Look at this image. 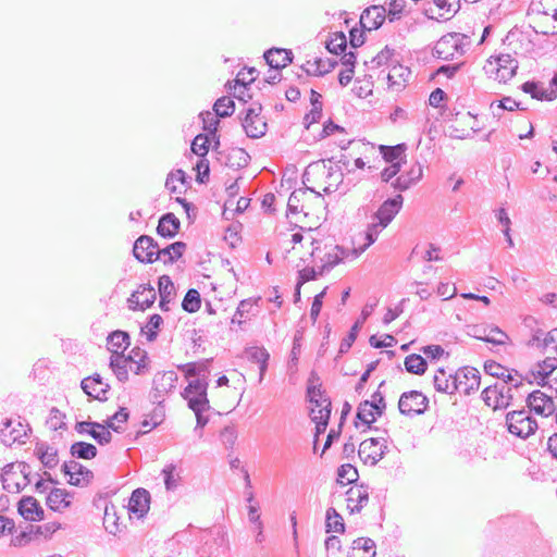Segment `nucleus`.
<instances>
[{
  "label": "nucleus",
  "mask_w": 557,
  "mask_h": 557,
  "mask_svg": "<svg viewBox=\"0 0 557 557\" xmlns=\"http://www.w3.org/2000/svg\"><path fill=\"white\" fill-rule=\"evenodd\" d=\"M71 455L79 459H92L97 456V448L86 442H76L71 446Z\"/></svg>",
  "instance_id": "obj_44"
},
{
  "label": "nucleus",
  "mask_w": 557,
  "mask_h": 557,
  "mask_svg": "<svg viewBox=\"0 0 557 557\" xmlns=\"http://www.w3.org/2000/svg\"><path fill=\"white\" fill-rule=\"evenodd\" d=\"M36 455L46 468L52 469L59 462L58 450L54 447L44 444L37 446Z\"/></svg>",
  "instance_id": "obj_39"
},
{
  "label": "nucleus",
  "mask_w": 557,
  "mask_h": 557,
  "mask_svg": "<svg viewBox=\"0 0 557 557\" xmlns=\"http://www.w3.org/2000/svg\"><path fill=\"white\" fill-rule=\"evenodd\" d=\"M250 156L243 148H232L225 157V165L238 170L248 165Z\"/></svg>",
  "instance_id": "obj_37"
},
{
  "label": "nucleus",
  "mask_w": 557,
  "mask_h": 557,
  "mask_svg": "<svg viewBox=\"0 0 557 557\" xmlns=\"http://www.w3.org/2000/svg\"><path fill=\"white\" fill-rule=\"evenodd\" d=\"M385 409L384 397L381 393L375 392L372 395L371 400H364L358 407L357 413L355 418H376L381 417Z\"/></svg>",
  "instance_id": "obj_20"
},
{
  "label": "nucleus",
  "mask_w": 557,
  "mask_h": 557,
  "mask_svg": "<svg viewBox=\"0 0 557 557\" xmlns=\"http://www.w3.org/2000/svg\"><path fill=\"white\" fill-rule=\"evenodd\" d=\"M32 469L26 462H11L3 467L1 482L10 493H18L32 482Z\"/></svg>",
  "instance_id": "obj_1"
},
{
  "label": "nucleus",
  "mask_w": 557,
  "mask_h": 557,
  "mask_svg": "<svg viewBox=\"0 0 557 557\" xmlns=\"http://www.w3.org/2000/svg\"><path fill=\"white\" fill-rule=\"evenodd\" d=\"M182 395L187 401V406L195 412L196 418H202L201 413L209 408L206 381L197 377L189 383Z\"/></svg>",
  "instance_id": "obj_4"
},
{
  "label": "nucleus",
  "mask_w": 557,
  "mask_h": 557,
  "mask_svg": "<svg viewBox=\"0 0 557 557\" xmlns=\"http://www.w3.org/2000/svg\"><path fill=\"white\" fill-rule=\"evenodd\" d=\"M242 74V72L237 74L233 84L227 83V87L230 94H232L235 98H237L240 101L247 102L248 99H251V95L248 94V85L255 81V77L251 76L248 83H244V81L240 79Z\"/></svg>",
  "instance_id": "obj_38"
},
{
  "label": "nucleus",
  "mask_w": 557,
  "mask_h": 557,
  "mask_svg": "<svg viewBox=\"0 0 557 557\" xmlns=\"http://www.w3.org/2000/svg\"><path fill=\"white\" fill-rule=\"evenodd\" d=\"M264 59L273 70L287 66L293 61V52L282 48H271L264 53Z\"/></svg>",
  "instance_id": "obj_27"
},
{
  "label": "nucleus",
  "mask_w": 557,
  "mask_h": 557,
  "mask_svg": "<svg viewBox=\"0 0 557 557\" xmlns=\"http://www.w3.org/2000/svg\"><path fill=\"white\" fill-rule=\"evenodd\" d=\"M150 494L145 488H137L133 492L128 509L132 513L137 515L138 518L144 517L149 510Z\"/></svg>",
  "instance_id": "obj_26"
},
{
  "label": "nucleus",
  "mask_w": 557,
  "mask_h": 557,
  "mask_svg": "<svg viewBox=\"0 0 557 557\" xmlns=\"http://www.w3.org/2000/svg\"><path fill=\"white\" fill-rule=\"evenodd\" d=\"M434 388L440 393L454 394L462 384L460 373H447L444 369H438L433 377Z\"/></svg>",
  "instance_id": "obj_19"
},
{
  "label": "nucleus",
  "mask_w": 557,
  "mask_h": 557,
  "mask_svg": "<svg viewBox=\"0 0 557 557\" xmlns=\"http://www.w3.org/2000/svg\"><path fill=\"white\" fill-rule=\"evenodd\" d=\"M156 297V290L151 285H140L128 298V307L132 310H145L153 305Z\"/></svg>",
  "instance_id": "obj_17"
},
{
  "label": "nucleus",
  "mask_w": 557,
  "mask_h": 557,
  "mask_svg": "<svg viewBox=\"0 0 557 557\" xmlns=\"http://www.w3.org/2000/svg\"><path fill=\"white\" fill-rule=\"evenodd\" d=\"M213 110L216 116L227 117L234 113L235 103L230 97L223 96L215 101Z\"/></svg>",
  "instance_id": "obj_50"
},
{
  "label": "nucleus",
  "mask_w": 557,
  "mask_h": 557,
  "mask_svg": "<svg viewBox=\"0 0 557 557\" xmlns=\"http://www.w3.org/2000/svg\"><path fill=\"white\" fill-rule=\"evenodd\" d=\"M394 54V50L389 49L387 46L382 49L375 57L371 59L369 62L372 69H377L383 64H386Z\"/></svg>",
  "instance_id": "obj_60"
},
{
  "label": "nucleus",
  "mask_w": 557,
  "mask_h": 557,
  "mask_svg": "<svg viewBox=\"0 0 557 557\" xmlns=\"http://www.w3.org/2000/svg\"><path fill=\"white\" fill-rule=\"evenodd\" d=\"M530 343L532 345H535L539 348H544V349L552 348L556 352L557 351V329H554L546 334H544L541 331H537L536 333L533 334Z\"/></svg>",
  "instance_id": "obj_36"
},
{
  "label": "nucleus",
  "mask_w": 557,
  "mask_h": 557,
  "mask_svg": "<svg viewBox=\"0 0 557 557\" xmlns=\"http://www.w3.org/2000/svg\"><path fill=\"white\" fill-rule=\"evenodd\" d=\"M521 89L525 94H530L533 99L552 101L555 99L554 92H548L547 88H543L537 83L525 82L522 84Z\"/></svg>",
  "instance_id": "obj_41"
},
{
  "label": "nucleus",
  "mask_w": 557,
  "mask_h": 557,
  "mask_svg": "<svg viewBox=\"0 0 557 557\" xmlns=\"http://www.w3.org/2000/svg\"><path fill=\"white\" fill-rule=\"evenodd\" d=\"M410 70L400 64L394 65L387 75L389 86H404V83L410 76Z\"/></svg>",
  "instance_id": "obj_47"
},
{
  "label": "nucleus",
  "mask_w": 557,
  "mask_h": 557,
  "mask_svg": "<svg viewBox=\"0 0 557 557\" xmlns=\"http://www.w3.org/2000/svg\"><path fill=\"white\" fill-rule=\"evenodd\" d=\"M62 471L69 476V483L75 486H86L94 478V473L76 460L65 461Z\"/></svg>",
  "instance_id": "obj_13"
},
{
  "label": "nucleus",
  "mask_w": 557,
  "mask_h": 557,
  "mask_svg": "<svg viewBox=\"0 0 557 557\" xmlns=\"http://www.w3.org/2000/svg\"><path fill=\"white\" fill-rule=\"evenodd\" d=\"M70 497L71 494L66 490L53 488L47 497V505L54 511H61L70 506Z\"/></svg>",
  "instance_id": "obj_32"
},
{
  "label": "nucleus",
  "mask_w": 557,
  "mask_h": 557,
  "mask_svg": "<svg viewBox=\"0 0 557 557\" xmlns=\"http://www.w3.org/2000/svg\"><path fill=\"white\" fill-rule=\"evenodd\" d=\"M358 330H359V322H356L352 325L349 334L341 342L339 354H346L350 349L351 345L354 344V342L357 338Z\"/></svg>",
  "instance_id": "obj_62"
},
{
  "label": "nucleus",
  "mask_w": 557,
  "mask_h": 557,
  "mask_svg": "<svg viewBox=\"0 0 557 557\" xmlns=\"http://www.w3.org/2000/svg\"><path fill=\"white\" fill-rule=\"evenodd\" d=\"M269 357L270 356L264 348L255 347V348H251V350L249 351V358L252 361L259 363L261 376L263 375V373L267 370V362H268Z\"/></svg>",
  "instance_id": "obj_56"
},
{
  "label": "nucleus",
  "mask_w": 557,
  "mask_h": 557,
  "mask_svg": "<svg viewBox=\"0 0 557 557\" xmlns=\"http://www.w3.org/2000/svg\"><path fill=\"white\" fill-rule=\"evenodd\" d=\"M405 144H399L396 146H380L382 157L386 162H389L392 164L398 162L397 160L401 159L403 154L405 153Z\"/></svg>",
  "instance_id": "obj_48"
},
{
  "label": "nucleus",
  "mask_w": 557,
  "mask_h": 557,
  "mask_svg": "<svg viewBox=\"0 0 557 557\" xmlns=\"http://www.w3.org/2000/svg\"><path fill=\"white\" fill-rule=\"evenodd\" d=\"M358 478L357 469L350 463L342 465L337 470V483L339 484L345 485L354 483Z\"/></svg>",
  "instance_id": "obj_49"
},
{
  "label": "nucleus",
  "mask_w": 557,
  "mask_h": 557,
  "mask_svg": "<svg viewBox=\"0 0 557 557\" xmlns=\"http://www.w3.org/2000/svg\"><path fill=\"white\" fill-rule=\"evenodd\" d=\"M132 354H134V357L132 355L125 357L124 355L114 350V355H112L110 358V367L117 380L121 382L126 381L128 377V366L129 369L133 370L132 366L134 363L136 364L134 370L136 374L141 373L143 369L146 368V361L148 360L146 352L137 348L133 349Z\"/></svg>",
  "instance_id": "obj_2"
},
{
  "label": "nucleus",
  "mask_w": 557,
  "mask_h": 557,
  "mask_svg": "<svg viewBox=\"0 0 557 557\" xmlns=\"http://www.w3.org/2000/svg\"><path fill=\"white\" fill-rule=\"evenodd\" d=\"M557 367V358H546L543 362L539 363L537 374L542 377L548 376Z\"/></svg>",
  "instance_id": "obj_64"
},
{
  "label": "nucleus",
  "mask_w": 557,
  "mask_h": 557,
  "mask_svg": "<svg viewBox=\"0 0 557 557\" xmlns=\"http://www.w3.org/2000/svg\"><path fill=\"white\" fill-rule=\"evenodd\" d=\"M386 446L380 438H368L360 443L358 454L364 462L376 465L384 456Z\"/></svg>",
  "instance_id": "obj_16"
},
{
  "label": "nucleus",
  "mask_w": 557,
  "mask_h": 557,
  "mask_svg": "<svg viewBox=\"0 0 557 557\" xmlns=\"http://www.w3.org/2000/svg\"><path fill=\"white\" fill-rule=\"evenodd\" d=\"M186 250L184 242H175L165 248H158L156 260H161L164 264H172L178 260Z\"/></svg>",
  "instance_id": "obj_30"
},
{
  "label": "nucleus",
  "mask_w": 557,
  "mask_h": 557,
  "mask_svg": "<svg viewBox=\"0 0 557 557\" xmlns=\"http://www.w3.org/2000/svg\"><path fill=\"white\" fill-rule=\"evenodd\" d=\"M20 515L29 521H39L44 519V509L32 496L23 497L18 503Z\"/></svg>",
  "instance_id": "obj_25"
},
{
  "label": "nucleus",
  "mask_w": 557,
  "mask_h": 557,
  "mask_svg": "<svg viewBox=\"0 0 557 557\" xmlns=\"http://www.w3.org/2000/svg\"><path fill=\"white\" fill-rule=\"evenodd\" d=\"M344 174L342 172V166L338 165V169H330L325 176V186L323 188L324 193L332 194L335 191H339L341 194L345 193L347 188L342 187L343 185Z\"/></svg>",
  "instance_id": "obj_34"
},
{
  "label": "nucleus",
  "mask_w": 557,
  "mask_h": 557,
  "mask_svg": "<svg viewBox=\"0 0 557 557\" xmlns=\"http://www.w3.org/2000/svg\"><path fill=\"white\" fill-rule=\"evenodd\" d=\"M29 432L30 428L26 420H2L0 424V441L5 446L24 443Z\"/></svg>",
  "instance_id": "obj_8"
},
{
  "label": "nucleus",
  "mask_w": 557,
  "mask_h": 557,
  "mask_svg": "<svg viewBox=\"0 0 557 557\" xmlns=\"http://www.w3.org/2000/svg\"><path fill=\"white\" fill-rule=\"evenodd\" d=\"M310 193H314L311 188H298L295 189L287 201V210L292 214L304 212V202L308 198Z\"/></svg>",
  "instance_id": "obj_35"
},
{
  "label": "nucleus",
  "mask_w": 557,
  "mask_h": 557,
  "mask_svg": "<svg viewBox=\"0 0 557 557\" xmlns=\"http://www.w3.org/2000/svg\"><path fill=\"white\" fill-rule=\"evenodd\" d=\"M174 465H169L162 470L164 484L168 491H172L177 487L178 479L174 475Z\"/></svg>",
  "instance_id": "obj_61"
},
{
  "label": "nucleus",
  "mask_w": 557,
  "mask_h": 557,
  "mask_svg": "<svg viewBox=\"0 0 557 557\" xmlns=\"http://www.w3.org/2000/svg\"><path fill=\"white\" fill-rule=\"evenodd\" d=\"M518 62L510 54H500L494 61L488 60L485 71L495 74V79L506 83L511 79L517 72Z\"/></svg>",
  "instance_id": "obj_9"
},
{
  "label": "nucleus",
  "mask_w": 557,
  "mask_h": 557,
  "mask_svg": "<svg viewBox=\"0 0 557 557\" xmlns=\"http://www.w3.org/2000/svg\"><path fill=\"white\" fill-rule=\"evenodd\" d=\"M527 406L531 413L542 416L543 418H548L555 411V403L553 398L540 389L529 394L527 398Z\"/></svg>",
  "instance_id": "obj_12"
},
{
  "label": "nucleus",
  "mask_w": 557,
  "mask_h": 557,
  "mask_svg": "<svg viewBox=\"0 0 557 557\" xmlns=\"http://www.w3.org/2000/svg\"><path fill=\"white\" fill-rule=\"evenodd\" d=\"M481 397L486 406L494 411L505 410L511 406V388L504 384H495L485 387Z\"/></svg>",
  "instance_id": "obj_7"
},
{
  "label": "nucleus",
  "mask_w": 557,
  "mask_h": 557,
  "mask_svg": "<svg viewBox=\"0 0 557 557\" xmlns=\"http://www.w3.org/2000/svg\"><path fill=\"white\" fill-rule=\"evenodd\" d=\"M201 305L200 294L196 289H189L182 302V307L185 311L194 313L199 310Z\"/></svg>",
  "instance_id": "obj_52"
},
{
  "label": "nucleus",
  "mask_w": 557,
  "mask_h": 557,
  "mask_svg": "<svg viewBox=\"0 0 557 557\" xmlns=\"http://www.w3.org/2000/svg\"><path fill=\"white\" fill-rule=\"evenodd\" d=\"M468 40V37L458 33H450L443 36L434 47V54L442 60H451L457 54L465 53L463 41Z\"/></svg>",
  "instance_id": "obj_5"
},
{
  "label": "nucleus",
  "mask_w": 557,
  "mask_h": 557,
  "mask_svg": "<svg viewBox=\"0 0 557 557\" xmlns=\"http://www.w3.org/2000/svg\"><path fill=\"white\" fill-rule=\"evenodd\" d=\"M405 368L409 373L421 375L425 372L428 363L423 357L411 354L405 358Z\"/></svg>",
  "instance_id": "obj_46"
},
{
  "label": "nucleus",
  "mask_w": 557,
  "mask_h": 557,
  "mask_svg": "<svg viewBox=\"0 0 557 557\" xmlns=\"http://www.w3.org/2000/svg\"><path fill=\"white\" fill-rule=\"evenodd\" d=\"M209 136L199 134L194 138L191 143V151L199 157H205L209 151Z\"/></svg>",
  "instance_id": "obj_55"
},
{
  "label": "nucleus",
  "mask_w": 557,
  "mask_h": 557,
  "mask_svg": "<svg viewBox=\"0 0 557 557\" xmlns=\"http://www.w3.org/2000/svg\"><path fill=\"white\" fill-rule=\"evenodd\" d=\"M377 237L367 231L363 233H360L357 238L354 240V247L351 248V259H356L359 257L362 252L367 250L368 247H370Z\"/></svg>",
  "instance_id": "obj_40"
},
{
  "label": "nucleus",
  "mask_w": 557,
  "mask_h": 557,
  "mask_svg": "<svg viewBox=\"0 0 557 557\" xmlns=\"http://www.w3.org/2000/svg\"><path fill=\"white\" fill-rule=\"evenodd\" d=\"M108 425H103L91 420H83L76 423L75 430L79 434H88L94 440H96L99 444H107L111 441V432L109 429H112L115 432H120L122 430V423L127 420H116L119 424L114 423V420H104Z\"/></svg>",
  "instance_id": "obj_3"
},
{
  "label": "nucleus",
  "mask_w": 557,
  "mask_h": 557,
  "mask_svg": "<svg viewBox=\"0 0 557 557\" xmlns=\"http://www.w3.org/2000/svg\"><path fill=\"white\" fill-rule=\"evenodd\" d=\"M505 425L512 435L528 438L537 430V420H506Z\"/></svg>",
  "instance_id": "obj_28"
},
{
  "label": "nucleus",
  "mask_w": 557,
  "mask_h": 557,
  "mask_svg": "<svg viewBox=\"0 0 557 557\" xmlns=\"http://www.w3.org/2000/svg\"><path fill=\"white\" fill-rule=\"evenodd\" d=\"M405 0H391L388 3V13L387 16L391 22L400 17L403 10L405 8Z\"/></svg>",
  "instance_id": "obj_63"
},
{
  "label": "nucleus",
  "mask_w": 557,
  "mask_h": 557,
  "mask_svg": "<svg viewBox=\"0 0 557 557\" xmlns=\"http://www.w3.org/2000/svg\"><path fill=\"white\" fill-rule=\"evenodd\" d=\"M429 405L428 397L419 391H410L403 393L398 408L400 413L409 414H422Z\"/></svg>",
  "instance_id": "obj_10"
},
{
  "label": "nucleus",
  "mask_w": 557,
  "mask_h": 557,
  "mask_svg": "<svg viewBox=\"0 0 557 557\" xmlns=\"http://www.w3.org/2000/svg\"><path fill=\"white\" fill-rule=\"evenodd\" d=\"M174 292V285L170 276L162 275L159 278V293H160V307L163 308V302H170L171 296Z\"/></svg>",
  "instance_id": "obj_53"
},
{
  "label": "nucleus",
  "mask_w": 557,
  "mask_h": 557,
  "mask_svg": "<svg viewBox=\"0 0 557 557\" xmlns=\"http://www.w3.org/2000/svg\"><path fill=\"white\" fill-rule=\"evenodd\" d=\"M337 65L336 60L331 59H315L314 61H307L304 65V70L308 75L323 76L330 73Z\"/></svg>",
  "instance_id": "obj_33"
},
{
  "label": "nucleus",
  "mask_w": 557,
  "mask_h": 557,
  "mask_svg": "<svg viewBox=\"0 0 557 557\" xmlns=\"http://www.w3.org/2000/svg\"><path fill=\"white\" fill-rule=\"evenodd\" d=\"M351 259V249H345L342 246H333L329 251H326L321 258V267H319V273L323 274L324 271H329L337 265L341 261L345 259Z\"/></svg>",
  "instance_id": "obj_22"
},
{
  "label": "nucleus",
  "mask_w": 557,
  "mask_h": 557,
  "mask_svg": "<svg viewBox=\"0 0 557 557\" xmlns=\"http://www.w3.org/2000/svg\"><path fill=\"white\" fill-rule=\"evenodd\" d=\"M261 111L262 107L260 103H252V106L246 110L245 116L243 117V128L250 138H261L267 133L268 124L261 115Z\"/></svg>",
  "instance_id": "obj_6"
},
{
  "label": "nucleus",
  "mask_w": 557,
  "mask_h": 557,
  "mask_svg": "<svg viewBox=\"0 0 557 557\" xmlns=\"http://www.w3.org/2000/svg\"><path fill=\"white\" fill-rule=\"evenodd\" d=\"M386 9L383 5H372L366 9L360 16V25L363 29H377L385 21Z\"/></svg>",
  "instance_id": "obj_21"
},
{
  "label": "nucleus",
  "mask_w": 557,
  "mask_h": 557,
  "mask_svg": "<svg viewBox=\"0 0 557 557\" xmlns=\"http://www.w3.org/2000/svg\"><path fill=\"white\" fill-rule=\"evenodd\" d=\"M362 549L364 553L375 550V543L370 537H359L355 540L351 544L352 554L348 555V557H356L355 552Z\"/></svg>",
  "instance_id": "obj_57"
},
{
  "label": "nucleus",
  "mask_w": 557,
  "mask_h": 557,
  "mask_svg": "<svg viewBox=\"0 0 557 557\" xmlns=\"http://www.w3.org/2000/svg\"><path fill=\"white\" fill-rule=\"evenodd\" d=\"M423 175V168L420 163H416L411 166V169L400 176H398L393 183L392 186L395 189H398L400 191L407 190L410 188L413 184L418 183Z\"/></svg>",
  "instance_id": "obj_29"
},
{
  "label": "nucleus",
  "mask_w": 557,
  "mask_h": 557,
  "mask_svg": "<svg viewBox=\"0 0 557 557\" xmlns=\"http://www.w3.org/2000/svg\"><path fill=\"white\" fill-rule=\"evenodd\" d=\"M456 373H460V379L463 377L468 382L466 383L465 391L478 389L480 386V372L475 368H463Z\"/></svg>",
  "instance_id": "obj_51"
},
{
  "label": "nucleus",
  "mask_w": 557,
  "mask_h": 557,
  "mask_svg": "<svg viewBox=\"0 0 557 557\" xmlns=\"http://www.w3.org/2000/svg\"><path fill=\"white\" fill-rule=\"evenodd\" d=\"M325 527L326 532L343 533L345 531L343 517L333 507L326 510Z\"/></svg>",
  "instance_id": "obj_43"
},
{
  "label": "nucleus",
  "mask_w": 557,
  "mask_h": 557,
  "mask_svg": "<svg viewBox=\"0 0 557 557\" xmlns=\"http://www.w3.org/2000/svg\"><path fill=\"white\" fill-rule=\"evenodd\" d=\"M177 374L174 371H168L156 375L153 383L158 392H169L175 388Z\"/></svg>",
  "instance_id": "obj_42"
},
{
  "label": "nucleus",
  "mask_w": 557,
  "mask_h": 557,
  "mask_svg": "<svg viewBox=\"0 0 557 557\" xmlns=\"http://www.w3.org/2000/svg\"><path fill=\"white\" fill-rule=\"evenodd\" d=\"M181 222L174 213L163 214L157 227V233L164 238H173L180 231Z\"/></svg>",
  "instance_id": "obj_31"
},
{
  "label": "nucleus",
  "mask_w": 557,
  "mask_h": 557,
  "mask_svg": "<svg viewBox=\"0 0 557 557\" xmlns=\"http://www.w3.org/2000/svg\"><path fill=\"white\" fill-rule=\"evenodd\" d=\"M181 182L182 184L187 183V176L183 170H176L171 172L165 182V187L172 193H177V187L174 182Z\"/></svg>",
  "instance_id": "obj_58"
},
{
  "label": "nucleus",
  "mask_w": 557,
  "mask_h": 557,
  "mask_svg": "<svg viewBox=\"0 0 557 557\" xmlns=\"http://www.w3.org/2000/svg\"><path fill=\"white\" fill-rule=\"evenodd\" d=\"M403 200L404 198L401 195H397L394 198L385 200L375 212L373 219L379 221L380 225L387 226L400 211Z\"/></svg>",
  "instance_id": "obj_18"
},
{
  "label": "nucleus",
  "mask_w": 557,
  "mask_h": 557,
  "mask_svg": "<svg viewBox=\"0 0 557 557\" xmlns=\"http://www.w3.org/2000/svg\"><path fill=\"white\" fill-rule=\"evenodd\" d=\"M159 246L157 242L148 235L139 236L133 247L134 257L143 263H152L157 257Z\"/></svg>",
  "instance_id": "obj_15"
},
{
  "label": "nucleus",
  "mask_w": 557,
  "mask_h": 557,
  "mask_svg": "<svg viewBox=\"0 0 557 557\" xmlns=\"http://www.w3.org/2000/svg\"><path fill=\"white\" fill-rule=\"evenodd\" d=\"M108 344L110 346V350L112 355H114V350L120 352V350H125L129 345V336L126 332L123 331H114L108 336Z\"/></svg>",
  "instance_id": "obj_45"
},
{
  "label": "nucleus",
  "mask_w": 557,
  "mask_h": 557,
  "mask_svg": "<svg viewBox=\"0 0 557 557\" xmlns=\"http://www.w3.org/2000/svg\"><path fill=\"white\" fill-rule=\"evenodd\" d=\"M163 322V319L160 314H152L146 325L147 327V339L149 342H152L157 338V330L160 327V325L162 324Z\"/></svg>",
  "instance_id": "obj_59"
},
{
  "label": "nucleus",
  "mask_w": 557,
  "mask_h": 557,
  "mask_svg": "<svg viewBox=\"0 0 557 557\" xmlns=\"http://www.w3.org/2000/svg\"><path fill=\"white\" fill-rule=\"evenodd\" d=\"M347 507L351 513L360 512L369 500L368 486L360 484L347 491Z\"/></svg>",
  "instance_id": "obj_24"
},
{
  "label": "nucleus",
  "mask_w": 557,
  "mask_h": 557,
  "mask_svg": "<svg viewBox=\"0 0 557 557\" xmlns=\"http://www.w3.org/2000/svg\"><path fill=\"white\" fill-rule=\"evenodd\" d=\"M82 389L91 398L102 400L109 389V384L102 381L99 374L85 377L81 383Z\"/></svg>",
  "instance_id": "obj_23"
},
{
  "label": "nucleus",
  "mask_w": 557,
  "mask_h": 557,
  "mask_svg": "<svg viewBox=\"0 0 557 557\" xmlns=\"http://www.w3.org/2000/svg\"><path fill=\"white\" fill-rule=\"evenodd\" d=\"M470 334L476 339L494 345H505L508 341V335L498 326L493 325H472L470 327Z\"/></svg>",
  "instance_id": "obj_14"
},
{
  "label": "nucleus",
  "mask_w": 557,
  "mask_h": 557,
  "mask_svg": "<svg viewBox=\"0 0 557 557\" xmlns=\"http://www.w3.org/2000/svg\"><path fill=\"white\" fill-rule=\"evenodd\" d=\"M347 46L346 36L343 33H335L326 42V49L333 54H339L345 51Z\"/></svg>",
  "instance_id": "obj_54"
},
{
  "label": "nucleus",
  "mask_w": 557,
  "mask_h": 557,
  "mask_svg": "<svg viewBox=\"0 0 557 557\" xmlns=\"http://www.w3.org/2000/svg\"><path fill=\"white\" fill-rule=\"evenodd\" d=\"M307 395L310 403V418H330L331 401L323 395L320 387L313 385L308 386Z\"/></svg>",
  "instance_id": "obj_11"
}]
</instances>
